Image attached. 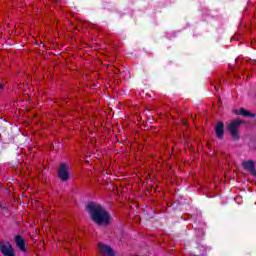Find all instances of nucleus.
<instances>
[{"mask_svg": "<svg viewBox=\"0 0 256 256\" xmlns=\"http://www.w3.org/2000/svg\"><path fill=\"white\" fill-rule=\"evenodd\" d=\"M242 167L246 170L249 171L252 175L256 173L255 170V161L253 160H246L242 163Z\"/></svg>", "mask_w": 256, "mask_h": 256, "instance_id": "6", "label": "nucleus"}, {"mask_svg": "<svg viewBox=\"0 0 256 256\" xmlns=\"http://www.w3.org/2000/svg\"><path fill=\"white\" fill-rule=\"evenodd\" d=\"M87 209L96 225H108L111 221V216L101 205L91 202Z\"/></svg>", "mask_w": 256, "mask_h": 256, "instance_id": "1", "label": "nucleus"}, {"mask_svg": "<svg viewBox=\"0 0 256 256\" xmlns=\"http://www.w3.org/2000/svg\"><path fill=\"white\" fill-rule=\"evenodd\" d=\"M58 177L62 181H68L70 174H69V165L62 163L60 164L59 170H58Z\"/></svg>", "mask_w": 256, "mask_h": 256, "instance_id": "3", "label": "nucleus"}, {"mask_svg": "<svg viewBox=\"0 0 256 256\" xmlns=\"http://www.w3.org/2000/svg\"><path fill=\"white\" fill-rule=\"evenodd\" d=\"M215 131L216 137H218V139H223V135L225 133V125L223 124V122H218L216 124Z\"/></svg>", "mask_w": 256, "mask_h": 256, "instance_id": "7", "label": "nucleus"}, {"mask_svg": "<svg viewBox=\"0 0 256 256\" xmlns=\"http://www.w3.org/2000/svg\"><path fill=\"white\" fill-rule=\"evenodd\" d=\"M0 89H3V83H0Z\"/></svg>", "mask_w": 256, "mask_h": 256, "instance_id": "10", "label": "nucleus"}, {"mask_svg": "<svg viewBox=\"0 0 256 256\" xmlns=\"http://www.w3.org/2000/svg\"><path fill=\"white\" fill-rule=\"evenodd\" d=\"M98 252L101 256H114L115 252L111 248V246H107L105 244H98Z\"/></svg>", "mask_w": 256, "mask_h": 256, "instance_id": "4", "label": "nucleus"}, {"mask_svg": "<svg viewBox=\"0 0 256 256\" xmlns=\"http://www.w3.org/2000/svg\"><path fill=\"white\" fill-rule=\"evenodd\" d=\"M0 249L4 256H15V251L13 250V246H11L9 242L0 244Z\"/></svg>", "mask_w": 256, "mask_h": 256, "instance_id": "5", "label": "nucleus"}, {"mask_svg": "<svg viewBox=\"0 0 256 256\" xmlns=\"http://www.w3.org/2000/svg\"><path fill=\"white\" fill-rule=\"evenodd\" d=\"M237 199H240V197H236V201H237Z\"/></svg>", "mask_w": 256, "mask_h": 256, "instance_id": "11", "label": "nucleus"}, {"mask_svg": "<svg viewBox=\"0 0 256 256\" xmlns=\"http://www.w3.org/2000/svg\"><path fill=\"white\" fill-rule=\"evenodd\" d=\"M241 125V120H234L229 123L227 129L234 141L239 140V126Z\"/></svg>", "mask_w": 256, "mask_h": 256, "instance_id": "2", "label": "nucleus"}, {"mask_svg": "<svg viewBox=\"0 0 256 256\" xmlns=\"http://www.w3.org/2000/svg\"><path fill=\"white\" fill-rule=\"evenodd\" d=\"M236 115H243V117H255V114H251V112L245 110V108H240L235 111Z\"/></svg>", "mask_w": 256, "mask_h": 256, "instance_id": "9", "label": "nucleus"}, {"mask_svg": "<svg viewBox=\"0 0 256 256\" xmlns=\"http://www.w3.org/2000/svg\"><path fill=\"white\" fill-rule=\"evenodd\" d=\"M16 245L20 249V251H26L25 249V239L21 236H16L15 238Z\"/></svg>", "mask_w": 256, "mask_h": 256, "instance_id": "8", "label": "nucleus"}]
</instances>
